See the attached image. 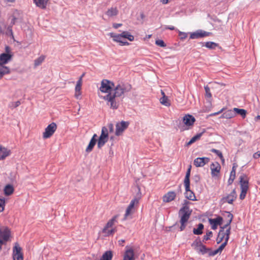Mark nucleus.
<instances>
[{"instance_id":"a19ab883","label":"nucleus","mask_w":260,"mask_h":260,"mask_svg":"<svg viewBox=\"0 0 260 260\" xmlns=\"http://www.w3.org/2000/svg\"><path fill=\"white\" fill-rule=\"evenodd\" d=\"M45 59V56L42 55L36 59L34 61V65L35 67L40 66Z\"/></svg>"},{"instance_id":"393cba45","label":"nucleus","mask_w":260,"mask_h":260,"mask_svg":"<svg viewBox=\"0 0 260 260\" xmlns=\"http://www.w3.org/2000/svg\"><path fill=\"white\" fill-rule=\"evenodd\" d=\"M49 0H34L36 5L41 9H44L46 8Z\"/></svg>"},{"instance_id":"412c9836","label":"nucleus","mask_w":260,"mask_h":260,"mask_svg":"<svg viewBox=\"0 0 260 260\" xmlns=\"http://www.w3.org/2000/svg\"><path fill=\"white\" fill-rule=\"evenodd\" d=\"M118 215H115L113 216L110 220L108 221L105 227L103 228L102 232L103 233H105L107 232V230L110 228L112 227V226L114 224L115 222H117V218Z\"/></svg>"},{"instance_id":"aec40b11","label":"nucleus","mask_w":260,"mask_h":260,"mask_svg":"<svg viewBox=\"0 0 260 260\" xmlns=\"http://www.w3.org/2000/svg\"><path fill=\"white\" fill-rule=\"evenodd\" d=\"M11 154V151L7 148L0 146V160L5 159L7 156H9Z\"/></svg>"},{"instance_id":"09e8293b","label":"nucleus","mask_w":260,"mask_h":260,"mask_svg":"<svg viewBox=\"0 0 260 260\" xmlns=\"http://www.w3.org/2000/svg\"><path fill=\"white\" fill-rule=\"evenodd\" d=\"M201 180V178L199 175L196 174L194 175L192 178V180L193 182L197 184Z\"/></svg>"},{"instance_id":"20e7f679","label":"nucleus","mask_w":260,"mask_h":260,"mask_svg":"<svg viewBox=\"0 0 260 260\" xmlns=\"http://www.w3.org/2000/svg\"><path fill=\"white\" fill-rule=\"evenodd\" d=\"M109 139L108 129L104 126L102 128L101 134L98 141V148L101 149L108 142Z\"/></svg>"},{"instance_id":"4d7b16f0","label":"nucleus","mask_w":260,"mask_h":260,"mask_svg":"<svg viewBox=\"0 0 260 260\" xmlns=\"http://www.w3.org/2000/svg\"><path fill=\"white\" fill-rule=\"evenodd\" d=\"M219 252V250L217 249L215 250L212 251L211 249L209 251L208 255L209 256H213Z\"/></svg>"},{"instance_id":"58836bf2","label":"nucleus","mask_w":260,"mask_h":260,"mask_svg":"<svg viewBox=\"0 0 260 260\" xmlns=\"http://www.w3.org/2000/svg\"><path fill=\"white\" fill-rule=\"evenodd\" d=\"M203 135V133H200L199 134H197L196 135L194 136L190 140V141L187 143V145H190L191 144L195 142L197 140L200 139L201 136Z\"/></svg>"},{"instance_id":"473e14b6","label":"nucleus","mask_w":260,"mask_h":260,"mask_svg":"<svg viewBox=\"0 0 260 260\" xmlns=\"http://www.w3.org/2000/svg\"><path fill=\"white\" fill-rule=\"evenodd\" d=\"M211 248H207L205 245L202 244L199 248L197 249V251L199 253L204 255L207 253H209V251H210Z\"/></svg>"},{"instance_id":"79ce46f5","label":"nucleus","mask_w":260,"mask_h":260,"mask_svg":"<svg viewBox=\"0 0 260 260\" xmlns=\"http://www.w3.org/2000/svg\"><path fill=\"white\" fill-rule=\"evenodd\" d=\"M211 151L213 153H215L218 156H219V157L220 158V159L223 162H224V159L223 158L222 153L220 150L213 148L211 150Z\"/></svg>"},{"instance_id":"c03bdc74","label":"nucleus","mask_w":260,"mask_h":260,"mask_svg":"<svg viewBox=\"0 0 260 260\" xmlns=\"http://www.w3.org/2000/svg\"><path fill=\"white\" fill-rule=\"evenodd\" d=\"M235 177H236V173H232V172H231L230 173V178L228 180V184L229 185H231L233 183L234 180H235Z\"/></svg>"},{"instance_id":"c9c22d12","label":"nucleus","mask_w":260,"mask_h":260,"mask_svg":"<svg viewBox=\"0 0 260 260\" xmlns=\"http://www.w3.org/2000/svg\"><path fill=\"white\" fill-rule=\"evenodd\" d=\"M10 72L9 68L7 67L0 64V79L6 74H8Z\"/></svg>"},{"instance_id":"37998d69","label":"nucleus","mask_w":260,"mask_h":260,"mask_svg":"<svg viewBox=\"0 0 260 260\" xmlns=\"http://www.w3.org/2000/svg\"><path fill=\"white\" fill-rule=\"evenodd\" d=\"M212 232L208 231L206 233V235L204 236L203 238V242L207 241L210 239V237L212 236Z\"/></svg>"},{"instance_id":"f257e3e1","label":"nucleus","mask_w":260,"mask_h":260,"mask_svg":"<svg viewBox=\"0 0 260 260\" xmlns=\"http://www.w3.org/2000/svg\"><path fill=\"white\" fill-rule=\"evenodd\" d=\"M132 89L131 84L126 83H120L118 84L116 86L114 85L113 93H109L103 97V99L107 101L110 103V108L113 109H117L118 107V105L116 102L115 98L116 97H121L125 93L129 92Z\"/></svg>"},{"instance_id":"b1692460","label":"nucleus","mask_w":260,"mask_h":260,"mask_svg":"<svg viewBox=\"0 0 260 260\" xmlns=\"http://www.w3.org/2000/svg\"><path fill=\"white\" fill-rule=\"evenodd\" d=\"M118 14V10L116 7H111L109 8L106 14L109 17L116 16Z\"/></svg>"},{"instance_id":"49530a36","label":"nucleus","mask_w":260,"mask_h":260,"mask_svg":"<svg viewBox=\"0 0 260 260\" xmlns=\"http://www.w3.org/2000/svg\"><path fill=\"white\" fill-rule=\"evenodd\" d=\"M204 88L206 92V97L207 98H211L212 94L210 92V88L208 86H205Z\"/></svg>"},{"instance_id":"bb28decb","label":"nucleus","mask_w":260,"mask_h":260,"mask_svg":"<svg viewBox=\"0 0 260 260\" xmlns=\"http://www.w3.org/2000/svg\"><path fill=\"white\" fill-rule=\"evenodd\" d=\"M191 169V166L190 165L186 172V175H185V178L184 180V186H187L186 187H188V185H190L189 178H190V176Z\"/></svg>"},{"instance_id":"f704fd0d","label":"nucleus","mask_w":260,"mask_h":260,"mask_svg":"<svg viewBox=\"0 0 260 260\" xmlns=\"http://www.w3.org/2000/svg\"><path fill=\"white\" fill-rule=\"evenodd\" d=\"M113 256L112 252L111 251H106L102 255L100 260H112Z\"/></svg>"},{"instance_id":"5fc2aeb1","label":"nucleus","mask_w":260,"mask_h":260,"mask_svg":"<svg viewBox=\"0 0 260 260\" xmlns=\"http://www.w3.org/2000/svg\"><path fill=\"white\" fill-rule=\"evenodd\" d=\"M138 203H139L138 199L137 198H135L131 201L130 204H129V206H130V207H132V208H134L135 205L137 204Z\"/></svg>"},{"instance_id":"a878e982","label":"nucleus","mask_w":260,"mask_h":260,"mask_svg":"<svg viewBox=\"0 0 260 260\" xmlns=\"http://www.w3.org/2000/svg\"><path fill=\"white\" fill-rule=\"evenodd\" d=\"M161 93L162 95V96L160 99V103L164 106L167 107L170 106L171 104L169 100H168V97L166 96L165 92L162 90H161Z\"/></svg>"},{"instance_id":"2eb2a0df","label":"nucleus","mask_w":260,"mask_h":260,"mask_svg":"<svg viewBox=\"0 0 260 260\" xmlns=\"http://www.w3.org/2000/svg\"><path fill=\"white\" fill-rule=\"evenodd\" d=\"M212 176H217L220 172L221 167L218 162H212L210 166Z\"/></svg>"},{"instance_id":"8fccbe9b","label":"nucleus","mask_w":260,"mask_h":260,"mask_svg":"<svg viewBox=\"0 0 260 260\" xmlns=\"http://www.w3.org/2000/svg\"><path fill=\"white\" fill-rule=\"evenodd\" d=\"M21 104V102L19 101H17L15 102H12L10 104V107L11 108H15L18 107Z\"/></svg>"},{"instance_id":"cd10ccee","label":"nucleus","mask_w":260,"mask_h":260,"mask_svg":"<svg viewBox=\"0 0 260 260\" xmlns=\"http://www.w3.org/2000/svg\"><path fill=\"white\" fill-rule=\"evenodd\" d=\"M202 46H206L207 48L210 49H214L216 47L218 46V44L213 42H207L206 43L201 42Z\"/></svg>"},{"instance_id":"de8ad7c7","label":"nucleus","mask_w":260,"mask_h":260,"mask_svg":"<svg viewBox=\"0 0 260 260\" xmlns=\"http://www.w3.org/2000/svg\"><path fill=\"white\" fill-rule=\"evenodd\" d=\"M155 44L157 45H158L160 47H165L166 46V44H165L164 41L162 40L158 39V40H156Z\"/></svg>"},{"instance_id":"3c124183","label":"nucleus","mask_w":260,"mask_h":260,"mask_svg":"<svg viewBox=\"0 0 260 260\" xmlns=\"http://www.w3.org/2000/svg\"><path fill=\"white\" fill-rule=\"evenodd\" d=\"M225 233V234L226 235V237L225 238V240L226 241H229V238H230V234H231V226H229L225 231V232H224Z\"/></svg>"},{"instance_id":"680f3d73","label":"nucleus","mask_w":260,"mask_h":260,"mask_svg":"<svg viewBox=\"0 0 260 260\" xmlns=\"http://www.w3.org/2000/svg\"><path fill=\"white\" fill-rule=\"evenodd\" d=\"M247 191L241 190V193H240V197H239L240 200H242L245 199L246 193H247Z\"/></svg>"},{"instance_id":"a18cd8bd","label":"nucleus","mask_w":260,"mask_h":260,"mask_svg":"<svg viewBox=\"0 0 260 260\" xmlns=\"http://www.w3.org/2000/svg\"><path fill=\"white\" fill-rule=\"evenodd\" d=\"M187 222V221L180 220V222L181 223V225L180 227V231H183V230H184L186 226Z\"/></svg>"},{"instance_id":"423d86ee","label":"nucleus","mask_w":260,"mask_h":260,"mask_svg":"<svg viewBox=\"0 0 260 260\" xmlns=\"http://www.w3.org/2000/svg\"><path fill=\"white\" fill-rule=\"evenodd\" d=\"M114 83L107 79H104L101 82V85L100 88L101 92L104 93H111L112 89H114Z\"/></svg>"},{"instance_id":"6ab92c4d","label":"nucleus","mask_w":260,"mask_h":260,"mask_svg":"<svg viewBox=\"0 0 260 260\" xmlns=\"http://www.w3.org/2000/svg\"><path fill=\"white\" fill-rule=\"evenodd\" d=\"M176 193L174 191H169L163 197V201L169 203L173 201L176 197Z\"/></svg>"},{"instance_id":"9b49d317","label":"nucleus","mask_w":260,"mask_h":260,"mask_svg":"<svg viewBox=\"0 0 260 260\" xmlns=\"http://www.w3.org/2000/svg\"><path fill=\"white\" fill-rule=\"evenodd\" d=\"M210 158L207 157H198L194 160L193 164L197 167H202L210 161Z\"/></svg>"},{"instance_id":"69168bd1","label":"nucleus","mask_w":260,"mask_h":260,"mask_svg":"<svg viewBox=\"0 0 260 260\" xmlns=\"http://www.w3.org/2000/svg\"><path fill=\"white\" fill-rule=\"evenodd\" d=\"M165 28L166 29H170V30H171L175 29V27L173 26H172V25H165Z\"/></svg>"},{"instance_id":"0e129e2a","label":"nucleus","mask_w":260,"mask_h":260,"mask_svg":"<svg viewBox=\"0 0 260 260\" xmlns=\"http://www.w3.org/2000/svg\"><path fill=\"white\" fill-rule=\"evenodd\" d=\"M260 157V151H258L254 153L253 155V157L255 159H257Z\"/></svg>"},{"instance_id":"4468645a","label":"nucleus","mask_w":260,"mask_h":260,"mask_svg":"<svg viewBox=\"0 0 260 260\" xmlns=\"http://www.w3.org/2000/svg\"><path fill=\"white\" fill-rule=\"evenodd\" d=\"M222 221V217L219 216H217L216 218H210L209 219V223L212 225V229L213 230H216L218 225H221Z\"/></svg>"},{"instance_id":"603ef678","label":"nucleus","mask_w":260,"mask_h":260,"mask_svg":"<svg viewBox=\"0 0 260 260\" xmlns=\"http://www.w3.org/2000/svg\"><path fill=\"white\" fill-rule=\"evenodd\" d=\"M228 241H226L225 240L224 242L221 244V245L217 248V249L219 250V252L221 253V251L223 250V249L224 248V247L226 246V245L228 244Z\"/></svg>"},{"instance_id":"2f4dec72","label":"nucleus","mask_w":260,"mask_h":260,"mask_svg":"<svg viewBox=\"0 0 260 260\" xmlns=\"http://www.w3.org/2000/svg\"><path fill=\"white\" fill-rule=\"evenodd\" d=\"M14 188L11 184H7L4 188V193L6 196H10L14 192Z\"/></svg>"},{"instance_id":"f3484780","label":"nucleus","mask_w":260,"mask_h":260,"mask_svg":"<svg viewBox=\"0 0 260 260\" xmlns=\"http://www.w3.org/2000/svg\"><path fill=\"white\" fill-rule=\"evenodd\" d=\"M126 250L124 254L123 260H135L134 251L133 248L126 247Z\"/></svg>"},{"instance_id":"7ed1b4c3","label":"nucleus","mask_w":260,"mask_h":260,"mask_svg":"<svg viewBox=\"0 0 260 260\" xmlns=\"http://www.w3.org/2000/svg\"><path fill=\"white\" fill-rule=\"evenodd\" d=\"M191 203L187 200H184L182 204V207L179 211L178 214L180 220L188 221L192 213V209L189 208Z\"/></svg>"},{"instance_id":"c756f323","label":"nucleus","mask_w":260,"mask_h":260,"mask_svg":"<svg viewBox=\"0 0 260 260\" xmlns=\"http://www.w3.org/2000/svg\"><path fill=\"white\" fill-rule=\"evenodd\" d=\"M82 81L81 79H79L78 80L77 82L76 85L75 87V91H76V94L75 96L77 98H78V96L81 95V86H82Z\"/></svg>"},{"instance_id":"864d4df0","label":"nucleus","mask_w":260,"mask_h":260,"mask_svg":"<svg viewBox=\"0 0 260 260\" xmlns=\"http://www.w3.org/2000/svg\"><path fill=\"white\" fill-rule=\"evenodd\" d=\"M222 234V231H219L217 238L216 239V242L217 244L220 243L222 240H223V237H220L221 235Z\"/></svg>"},{"instance_id":"7c9ffc66","label":"nucleus","mask_w":260,"mask_h":260,"mask_svg":"<svg viewBox=\"0 0 260 260\" xmlns=\"http://www.w3.org/2000/svg\"><path fill=\"white\" fill-rule=\"evenodd\" d=\"M9 237L10 232L8 229H5L4 231H2V230H1L0 237L2 238L4 241H8Z\"/></svg>"},{"instance_id":"4c0bfd02","label":"nucleus","mask_w":260,"mask_h":260,"mask_svg":"<svg viewBox=\"0 0 260 260\" xmlns=\"http://www.w3.org/2000/svg\"><path fill=\"white\" fill-rule=\"evenodd\" d=\"M202 241L200 237H198L191 244V246L197 250V249L199 248L202 245Z\"/></svg>"},{"instance_id":"72a5a7b5","label":"nucleus","mask_w":260,"mask_h":260,"mask_svg":"<svg viewBox=\"0 0 260 260\" xmlns=\"http://www.w3.org/2000/svg\"><path fill=\"white\" fill-rule=\"evenodd\" d=\"M96 142L98 143V141H95L93 139H91L87 147L86 148V152L87 153L90 152L93 150V148L95 145Z\"/></svg>"},{"instance_id":"13d9d810","label":"nucleus","mask_w":260,"mask_h":260,"mask_svg":"<svg viewBox=\"0 0 260 260\" xmlns=\"http://www.w3.org/2000/svg\"><path fill=\"white\" fill-rule=\"evenodd\" d=\"M116 232V229L115 228L111 229V230H108V229L107 230V232L105 233H104V234H106V235L109 236L110 235L113 234Z\"/></svg>"},{"instance_id":"052dcab7","label":"nucleus","mask_w":260,"mask_h":260,"mask_svg":"<svg viewBox=\"0 0 260 260\" xmlns=\"http://www.w3.org/2000/svg\"><path fill=\"white\" fill-rule=\"evenodd\" d=\"M132 213V210L127 208L124 217V219H127L128 216Z\"/></svg>"},{"instance_id":"0eeeda50","label":"nucleus","mask_w":260,"mask_h":260,"mask_svg":"<svg viewBox=\"0 0 260 260\" xmlns=\"http://www.w3.org/2000/svg\"><path fill=\"white\" fill-rule=\"evenodd\" d=\"M57 129V125L55 122H52L49 124L43 133V137L44 139H47L51 137Z\"/></svg>"},{"instance_id":"f03ea898","label":"nucleus","mask_w":260,"mask_h":260,"mask_svg":"<svg viewBox=\"0 0 260 260\" xmlns=\"http://www.w3.org/2000/svg\"><path fill=\"white\" fill-rule=\"evenodd\" d=\"M110 36L113 38L114 41L120 43L121 45H128L129 44L127 42L123 40V38L127 39L130 41H133L134 40V36L126 31H123L120 34L110 33Z\"/></svg>"},{"instance_id":"39448f33","label":"nucleus","mask_w":260,"mask_h":260,"mask_svg":"<svg viewBox=\"0 0 260 260\" xmlns=\"http://www.w3.org/2000/svg\"><path fill=\"white\" fill-rule=\"evenodd\" d=\"M182 121L184 125L180 127V129L183 131L188 129L190 126H192L196 121V119L192 115L187 114L183 117Z\"/></svg>"},{"instance_id":"338daca9","label":"nucleus","mask_w":260,"mask_h":260,"mask_svg":"<svg viewBox=\"0 0 260 260\" xmlns=\"http://www.w3.org/2000/svg\"><path fill=\"white\" fill-rule=\"evenodd\" d=\"M108 128L110 132H113L114 131V125L112 123H109L108 124Z\"/></svg>"},{"instance_id":"e2e57ef3","label":"nucleus","mask_w":260,"mask_h":260,"mask_svg":"<svg viewBox=\"0 0 260 260\" xmlns=\"http://www.w3.org/2000/svg\"><path fill=\"white\" fill-rule=\"evenodd\" d=\"M231 223H230V222L226 221V223L224 225L220 227V230H222L223 231H224L225 229H227L229 226H231Z\"/></svg>"},{"instance_id":"6e6d98bb","label":"nucleus","mask_w":260,"mask_h":260,"mask_svg":"<svg viewBox=\"0 0 260 260\" xmlns=\"http://www.w3.org/2000/svg\"><path fill=\"white\" fill-rule=\"evenodd\" d=\"M179 35L180 37L181 40H184L187 37V34L186 32L179 31Z\"/></svg>"},{"instance_id":"9d476101","label":"nucleus","mask_w":260,"mask_h":260,"mask_svg":"<svg viewBox=\"0 0 260 260\" xmlns=\"http://www.w3.org/2000/svg\"><path fill=\"white\" fill-rule=\"evenodd\" d=\"M237 195L235 189H234L232 192L225 197L222 198L221 202H228L230 204H232L233 201L237 198Z\"/></svg>"},{"instance_id":"dca6fc26","label":"nucleus","mask_w":260,"mask_h":260,"mask_svg":"<svg viewBox=\"0 0 260 260\" xmlns=\"http://www.w3.org/2000/svg\"><path fill=\"white\" fill-rule=\"evenodd\" d=\"M188 187H186L187 186H184L185 189V192L184 193L185 198L190 201H197L194 192L190 189V185H188Z\"/></svg>"},{"instance_id":"1a4fd4ad","label":"nucleus","mask_w":260,"mask_h":260,"mask_svg":"<svg viewBox=\"0 0 260 260\" xmlns=\"http://www.w3.org/2000/svg\"><path fill=\"white\" fill-rule=\"evenodd\" d=\"M129 122L122 121L120 122H117L116 124L115 135L119 136L125 130L129 125Z\"/></svg>"},{"instance_id":"a211bd4d","label":"nucleus","mask_w":260,"mask_h":260,"mask_svg":"<svg viewBox=\"0 0 260 260\" xmlns=\"http://www.w3.org/2000/svg\"><path fill=\"white\" fill-rule=\"evenodd\" d=\"M18 11L16 10L14 11L13 15L12 16V19L10 23V26L9 27L8 29L9 31L11 32V34L13 36V31L12 28L10 29V27H12L13 25H14L16 22L19 21L21 22V18L20 17H16V14H18Z\"/></svg>"},{"instance_id":"ddd939ff","label":"nucleus","mask_w":260,"mask_h":260,"mask_svg":"<svg viewBox=\"0 0 260 260\" xmlns=\"http://www.w3.org/2000/svg\"><path fill=\"white\" fill-rule=\"evenodd\" d=\"M240 188L242 191H247L248 189V180L245 174L241 175L240 178Z\"/></svg>"},{"instance_id":"bf43d9fd","label":"nucleus","mask_w":260,"mask_h":260,"mask_svg":"<svg viewBox=\"0 0 260 260\" xmlns=\"http://www.w3.org/2000/svg\"><path fill=\"white\" fill-rule=\"evenodd\" d=\"M5 200L0 198V211H3L4 210Z\"/></svg>"},{"instance_id":"ea45409f","label":"nucleus","mask_w":260,"mask_h":260,"mask_svg":"<svg viewBox=\"0 0 260 260\" xmlns=\"http://www.w3.org/2000/svg\"><path fill=\"white\" fill-rule=\"evenodd\" d=\"M222 215L226 217V221L231 223L233 218V215L232 213L228 211H224Z\"/></svg>"},{"instance_id":"c85d7f7f","label":"nucleus","mask_w":260,"mask_h":260,"mask_svg":"<svg viewBox=\"0 0 260 260\" xmlns=\"http://www.w3.org/2000/svg\"><path fill=\"white\" fill-rule=\"evenodd\" d=\"M204 225L203 223H199L198 225L197 228H194L193 229V233L196 235H200L203 234V230L204 229Z\"/></svg>"},{"instance_id":"6e6552de","label":"nucleus","mask_w":260,"mask_h":260,"mask_svg":"<svg viewBox=\"0 0 260 260\" xmlns=\"http://www.w3.org/2000/svg\"><path fill=\"white\" fill-rule=\"evenodd\" d=\"M22 248L19 245L16 243L13 249V258L14 260H23Z\"/></svg>"},{"instance_id":"4be33fe9","label":"nucleus","mask_w":260,"mask_h":260,"mask_svg":"<svg viewBox=\"0 0 260 260\" xmlns=\"http://www.w3.org/2000/svg\"><path fill=\"white\" fill-rule=\"evenodd\" d=\"M12 55L10 53H3L0 55V64L4 65L11 59Z\"/></svg>"},{"instance_id":"5701e85b","label":"nucleus","mask_w":260,"mask_h":260,"mask_svg":"<svg viewBox=\"0 0 260 260\" xmlns=\"http://www.w3.org/2000/svg\"><path fill=\"white\" fill-rule=\"evenodd\" d=\"M236 116V113L233 110H229L224 112L221 117L222 118L231 119Z\"/></svg>"},{"instance_id":"774afa93","label":"nucleus","mask_w":260,"mask_h":260,"mask_svg":"<svg viewBox=\"0 0 260 260\" xmlns=\"http://www.w3.org/2000/svg\"><path fill=\"white\" fill-rule=\"evenodd\" d=\"M237 165L235 163L233 164V167H232V170L231 171V172L232 173H236V168L237 167Z\"/></svg>"},{"instance_id":"e433bc0d","label":"nucleus","mask_w":260,"mask_h":260,"mask_svg":"<svg viewBox=\"0 0 260 260\" xmlns=\"http://www.w3.org/2000/svg\"><path fill=\"white\" fill-rule=\"evenodd\" d=\"M234 111L235 112L236 115L239 114L242 116L243 118H245L246 116V111L243 109H239L237 108H234Z\"/></svg>"},{"instance_id":"f8f14e48","label":"nucleus","mask_w":260,"mask_h":260,"mask_svg":"<svg viewBox=\"0 0 260 260\" xmlns=\"http://www.w3.org/2000/svg\"><path fill=\"white\" fill-rule=\"evenodd\" d=\"M210 34V32L204 31L203 30L200 29L195 32L191 33L190 35V39H199L201 38H203L204 37L208 36Z\"/></svg>"}]
</instances>
